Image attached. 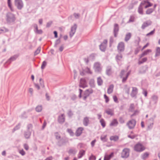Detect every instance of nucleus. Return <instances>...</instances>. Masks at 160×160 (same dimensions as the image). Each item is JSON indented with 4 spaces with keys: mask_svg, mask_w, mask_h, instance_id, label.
Instances as JSON below:
<instances>
[{
    "mask_svg": "<svg viewBox=\"0 0 160 160\" xmlns=\"http://www.w3.org/2000/svg\"><path fill=\"white\" fill-rule=\"evenodd\" d=\"M129 150L127 148H124L121 152V157L122 158H127L129 156Z\"/></svg>",
    "mask_w": 160,
    "mask_h": 160,
    "instance_id": "nucleus-1",
    "label": "nucleus"
},
{
    "mask_svg": "<svg viewBox=\"0 0 160 160\" xmlns=\"http://www.w3.org/2000/svg\"><path fill=\"white\" fill-rule=\"evenodd\" d=\"M145 149V147L139 143L137 144L134 147L135 150L138 152H141Z\"/></svg>",
    "mask_w": 160,
    "mask_h": 160,
    "instance_id": "nucleus-2",
    "label": "nucleus"
},
{
    "mask_svg": "<svg viewBox=\"0 0 160 160\" xmlns=\"http://www.w3.org/2000/svg\"><path fill=\"white\" fill-rule=\"evenodd\" d=\"M125 73V71L124 70H122V71L121 72L120 75L121 77V78H122V82H125L126 81L128 75L130 74V72H128L127 74V75H126V77H123V75H124V74Z\"/></svg>",
    "mask_w": 160,
    "mask_h": 160,
    "instance_id": "nucleus-3",
    "label": "nucleus"
},
{
    "mask_svg": "<svg viewBox=\"0 0 160 160\" xmlns=\"http://www.w3.org/2000/svg\"><path fill=\"white\" fill-rule=\"evenodd\" d=\"M15 4L19 9H21L23 6L21 0H15Z\"/></svg>",
    "mask_w": 160,
    "mask_h": 160,
    "instance_id": "nucleus-4",
    "label": "nucleus"
},
{
    "mask_svg": "<svg viewBox=\"0 0 160 160\" xmlns=\"http://www.w3.org/2000/svg\"><path fill=\"white\" fill-rule=\"evenodd\" d=\"M94 68L96 72H99L101 71V68L100 64L98 62H96L94 64Z\"/></svg>",
    "mask_w": 160,
    "mask_h": 160,
    "instance_id": "nucleus-5",
    "label": "nucleus"
},
{
    "mask_svg": "<svg viewBox=\"0 0 160 160\" xmlns=\"http://www.w3.org/2000/svg\"><path fill=\"white\" fill-rule=\"evenodd\" d=\"M135 124L136 121L133 119L129 121L127 123L128 127L130 129H132L134 128Z\"/></svg>",
    "mask_w": 160,
    "mask_h": 160,
    "instance_id": "nucleus-6",
    "label": "nucleus"
},
{
    "mask_svg": "<svg viewBox=\"0 0 160 160\" xmlns=\"http://www.w3.org/2000/svg\"><path fill=\"white\" fill-rule=\"evenodd\" d=\"M93 92V90L91 89H88L86 90L84 93L83 98L84 100L86 99L88 97L89 95L92 93Z\"/></svg>",
    "mask_w": 160,
    "mask_h": 160,
    "instance_id": "nucleus-7",
    "label": "nucleus"
},
{
    "mask_svg": "<svg viewBox=\"0 0 160 160\" xmlns=\"http://www.w3.org/2000/svg\"><path fill=\"white\" fill-rule=\"evenodd\" d=\"M118 50L121 52L124 51V44L123 42H120L118 46Z\"/></svg>",
    "mask_w": 160,
    "mask_h": 160,
    "instance_id": "nucleus-8",
    "label": "nucleus"
},
{
    "mask_svg": "<svg viewBox=\"0 0 160 160\" xmlns=\"http://www.w3.org/2000/svg\"><path fill=\"white\" fill-rule=\"evenodd\" d=\"M79 86L80 87L84 88L87 86V83L85 79H81L80 81Z\"/></svg>",
    "mask_w": 160,
    "mask_h": 160,
    "instance_id": "nucleus-9",
    "label": "nucleus"
},
{
    "mask_svg": "<svg viewBox=\"0 0 160 160\" xmlns=\"http://www.w3.org/2000/svg\"><path fill=\"white\" fill-rule=\"evenodd\" d=\"M114 153L112 152L110 154H106L104 156V160H110L113 156Z\"/></svg>",
    "mask_w": 160,
    "mask_h": 160,
    "instance_id": "nucleus-10",
    "label": "nucleus"
},
{
    "mask_svg": "<svg viewBox=\"0 0 160 160\" xmlns=\"http://www.w3.org/2000/svg\"><path fill=\"white\" fill-rule=\"evenodd\" d=\"M141 4L144 7V8H146L152 5V4L148 2H144V3H142Z\"/></svg>",
    "mask_w": 160,
    "mask_h": 160,
    "instance_id": "nucleus-11",
    "label": "nucleus"
},
{
    "mask_svg": "<svg viewBox=\"0 0 160 160\" xmlns=\"http://www.w3.org/2000/svg\"><path fill=\"white\" fill-rule=\"evenodd\" d=\"M83 130V128L82 127L79 128L77 130L76 132V135L77 136H80L82 133V131Z\"/></svg>",
    "mask_w": 160,
    "mask_h": 160,
    "instance_id": "nucleus-12",
    "label": "nucleus"
},
{
    "mask_svg": "<svg viewBox=\"0 0 160 160\" xmlns=\"http://www.w3.org/2000/svg\"><path fill=\"white\" fill-rule=\"evenodd\" d=\"M76 28L77 26L76 25H74L72 28L71 31L70 33V35L71 37H72L75 33Z\"/></svg>",
    "mask_w": 160,
    "mask_h": 160,
    "instance_id": "nucleus-13",
    "label": "nucleus"
},
{
    "mask_svg": "<svg viewBox=\"0 0 160 160\" xmlns=\"http://www.w3.org/2000/svg\"><path fill=\"white\" fill-rule=\"evenodd\" d=\"M83 124L84 126H88V123H89V118L88 117H86L84 118L83 121Z\"/></svg>",
    "mask_w": 160,
    "mask_h": 160,
    "instance_id": "nucleus-14",
    "label": "nucleus"
},
{
    "mask_svg": "<svg viewBox=\"0 0 160 160\" xmlns=\"http://www.w3.org/2000/svg\"><path fill=\"white\" fill-rule=\"evenodd\" d=\"M137 89L136 88H132V91L131 93V95L132 97H134L137 93Z\"/></svg>",
    "mask_w": 160,
    "mask_h": 160,
    "instance_id": "nucleus-15",
    "label": "nucleus"
},
{
    "mask_svg": "<svg viewBox=\"0 0 160 160\" xmlns=\"http://www.w3.org/2000/svg\"><path fill=\"white\" fill-rule=\"evenodd\" d=\"M113 88V85H110L107 90V92L108 94H110L112 92Z\"/></svg>",
    "mask_w": 160,
    "mask_h": 160,
    "instance_id": "nucleus-16",
    "label": "nucleus"
},
{
    "mask_svg": "<svg viewBox=\"0 0 160 160\" xmlns=\"http://www.w3.org/2000/svg\"><path fill=\"white\" fill-rule=\"evenodd\" d=\"M151 52L152 50L151 49H148L144 51L142 54L140 55V58H141L145 55H146L148 54V53Z\"/></svg>",
    "mask_w": 160,
    "mask_h": 160,
    "instance_id": "nucleus-17",
    "label": "nucleus"
},
{
    "mask_svg": "<svg viewBox=\"0 0 160 160\" xmlns=\"http://www.w3.org/2000/svg\"><path fill=\"white\" fill-rule=\"evenodd\" d=\"M151 24V22H145L143 23L142 26V28L143 29H144L146 27L150 25Z\"/></svg>",
    "mask_w": 160,
    "mask_h": 160,
    "instance_id": "nucleus-18",
    "label": "nucleus"
},
{
    "mask_svg": "<svg viewBox=\"0 0 160 160\" xmlns=\"http://www.w3.org/2000/svg\"><path fill=\"white\" fill-rule=\"evenodd\" d=\"M64 117L63 114H62L60 116H59L58 118V121L60 122H64Z\"/></svg>",
    "mask_w": 160,
    "mask_h": 160,
    "instance_id": "nucleus-19",
    "label": "nucleus"
},
{
    "mask_svg": "<svg viewBox=\"0 0 160 160\" xmlns=\"http://www.w3.org/2000/svg\"><path fill=\"white\" fill-rule=\"evenodd\" d=\"M85 153V151L82 150L79 151V152L78 154V158H80L82 157L84 155Z\"/></svg>",
    "mask_w": 160,
    "mask_h": 160,
    "instance_id": "nucleus-20",
    "label": "nucleus"
},
{
    "mask_svg": "<svg viewBox=\"0 0 160 160\" xmlns=\"http://www.w3.org/2000/svg\"><path fill=\"white\" fill-rule=\"evenodd\" d=\"M154 10V8H150L148 9L145 12L146 14L148 15L150 14L153 12Z\"/></svg>",
    "mask_w": 160,
    "mask_h": 160,
    "instance_id": "nucleus-21",
    "label": "nucleus"
},
{
    "mask_svg": "<svg viewBox=\"0 0 160 160\" xmlns=\"http://www.w3.org/2000/svg\"><path fill=\"white\" fill-rule=\"evenodd\" d=\"M142 6V5L141 4L139 6L138 10V13L141 14H143V8Z\"/></svg>",
    "mask_w": 160,
    "mask_h": 160,
    "instance_id": "nucleus-22",
    "label": "nucleus"
},
{
    "mask_svg": "<svg viewBox=\"0 0 160 160\" xmlns=\"http://www.w3.org/2000/svg\"><path fill=\"white\" fill-rule=\"evenodd\" d=\"M118 124V122L115 119H114L111 122L110 124V126H116Z\"/></svg>",
    "mask_w": 160,
    "mask_h": 160,
    "instance_id": "nucleus-23",
    "label": "nucleus"
},
{
    "mask_svg": "<svg viewBox=\"0 0 160 160\" xmlns=\"http://www.w3.org/2000/svg\"><path fill=\"white\" fill-rule=\"evenodd\" d=\"M131 34L130 33H128L126 35L125 40L126 41H128L131 38Z\"/></svg>",
    "mask_w": 160,
    "mask_h": 160,
    "instance_id": "nucleus-24",
    "label": "nucleus"
},
{
    "mask_svg": "<svg viewBox=\"0 0 160 160\" xmlns=\"http://www.w3.org/2000/svg\"><path fill=\"white\" fill-rule=\"evenodd\" d=\"M160 55V48L157 47L156 49L155 56H159Z\"/></svg>",
    "mask_w": 160,
    "mask_h": 160,
    "instance_id": "nucleus-25",
    "label": "nucleus"
},
{
    "mask_svg": "<svg viewBox=\"0 0 160 160\" xmlns=\"http://www.w3.org/2000/svg\"><path fill=\"white\" fill-rule=\"evenodd\" d=\"M118 139V137L116 136H112L110 137V139L111 140H113L114 141H116Z\"/></svg>",
    "mask_w": 160,
    "mask_h": 160,
    "instance_id": "nucleus-26",
    "label": "nucleus"
},
{
    "mask_svg": "<svg viewBox=\"0 0 160 160\" xmlns=\"http://www.w3.org/2000/svg\"><path fill=\"white\" fill-rule=\"evenodd\" d=\"M97 82L99 85H101L103 83V81L100 77H99L97 79Z\"/></svg>",
    "mask_w": 160,
    "mask_h": 160,
    "instance_id": "nucleus-27",
    "label": "nucleus"
},
{
    "mask_svg": "<svg viewBox=\"0 0 160 160\" xmlns=\"http://www.w3.org/2000/svg\"><path fill=\"white\" fill-rule=\"evenodd\" d=\"M106 48V46L103 45V43H102L100 46V49L103 51H104Z\"/></svg>",
    "mask_w": 160,
    "mask_h": 160,
    "instance_id": "nucleus-28",
    "label": "nucleus"
},
{
    "mask_svg": "<svg viewBox=\"0 0 160 160\" xmlns=\"http://www.w3.org/2000/svg\"><path fill=\"white\" fill-rule=\"evenodd\" d=\"M77 151L75 149H71L68 151V152L70 154H75Z\"/></svg>",
    "mask_w": 160,
    "mask_h": 160,
    "instance_id": "nucleus-29",
    "label": "nucleus"
},
{
    "mask_svg": "<svg viewBox=\"0 0 160 160\" xmlns=\"http://www.w3.org/2000/svg\"><path fill=\"white\" fill-rule=\"evenodd\" d=\"M149 155V153H148V152H145L142 155V158L144 159H145L148 157Z\"/></svg>",
    "mask_w": 160,
    "mask_h": 160,
    "instance_id": "nucleus-30",
    "label": "nucleus"
},
{
    "mask_svg": "<svg viewBox=\"0 0 160 160\" xmlns=\"http://www.w3.org/2000/svg\"><path fill=\"white\" fill-rule=\"evenodd\" d=\"M136 136V135L133 134V133L132 132H131V134L128 136V138L132 139L134 138Z\"/></svg>",
    "mask_w": 160,
    "mask_h": 160,
    "instance_id": "nucleus-31",
    "label": "nucleus"
},
{
    "mask_svg": "<svg viewBox=\"0 0 160 160\" xmlns=\"http://www.w3.org/2000/svg\"><path fill=\"white\" fill-rule=\"evenodd\" d=\"M106 112L108 114L112 115L113 114V111L112 110L109 109L106 111Z\"/></svg>",
    "mask_w": 160,
    "mask_h": 160,
    "instance_id": "nucleus-32",
    "label": "nucleus"
},
{
    "mask_svg": "<svg viewBox=\"0 0 160 160\" xmlns=\"http://www.w3.org/2000/svg\"><path fill=\"white\" fill-rule=\"evenodd\" d=\"M107 136L106 135H102L101 136V140L105 142L107 141Z\"/></svg>",
    "mask_w": 160,
    "mask_h": 160,
    "instance_id": "nucleus-33",
    "label": "nucleus"
},
{
    "mask_svg": "<svg viewBox=\"0 0 160 160\" xmlns=\"http://www.w3.org/2000/svg\"><path fill=\"white\" fill-rule=\"evenodd\" d=\"M147 60V58H143L141 61H139L138 62V64H141V63H142L145 62Z\"/></svg>",
    "mask_w": 160,
    "mask_h": 160,
    "instance_id": "nucleus-34",
    "label": "nucleus"
},
{
    "mask_svg": "<svg viewBox=\"0 0 160 160\" xmlns=\"http://www.w3.org/2000/svg\"><path fill=\"white\" fill-rule=\"evenodd\" d=\"M85 72H87L88 73L91 74L92 73V72L91 71L90 69L88 68H86L85 69Z\"/></svg>",
    "mask_w": 160,
    "mask_h": 160,
    "instance_id": "nucleus-35",
    "label": "nucleus"
},
{
    "mask_svg": "<svg viewBox=\"0 0 160 160\" xmlns=\"http://www.w3.org/2000/svg\"><path fill=\"white\" fill-rule=\"evenodd\" d=\"M36 109L37 111L40 112L42 110V107L41 106H38L36 108Z\"/></svg>",
    "mask_w": 160,
    "mask_h": 160,
    "instance_id": "nucleus-36",
    "label": "nucleus"
},
{
    "mask_svg": "<svg viewBox=\"0 0 160 160\" xmlns=\"http://www.w3.org/2000/svg\"><path fill=\"white\" fill-rule=\"evenodd\" d=\"M107 74L108 75H110L112 73V71L111 69H107L106 71Z\"/></svg>",
    "mask_w": 160,
    "mask_h": 160,
    "instance_id": "nucleus-37",
    "label": "nucleus"
},
{
    "mask_svg": "<svg viewBox=\"0 0 160 160\" xmlns=\"http://www.w3.org/2000/svg\"><path fill=\"white\" fill-rule=\"evenodd\" d=\"M104 99L105 100V102L106 103L108 102L109 100V98L106 94L104 95Z\"/></svg>",
    "mask_w": 160,
    "mask_h": 160,
    "instance_id": "nucleus-38",
    "label": "nucleus"
},
{
    "mask_svg": "<svg viewBox=\"0 0 160 160\" xmlns=\"http://www.w3.org/2000/svg\"><path fill=\"white\" fill-rule=\"evenodd\" d=\"M154 32H155V29H154L152 31L149 33L147 34L146 35L147 36H149L150 35H152L154 34Z\"/></svg>",
    "mask_w": 160,
    "mask_h": 160,
    "instance_id": "nucleus-39",
    "label": "nucleus"
},
{
    "mask_svg": "<svg viewBox=\"0 0 160 160\" xmlns=\"http://www.w3.org/2000/svg\"><path fill=\"white\" fill-rule=\"evenodd\" d=\"M100 122L102 126L104 127L105 126V123L104 120L103 119H101L100 120Z\"/></svg>",
    "mask_w": 160,
    "mask_h": 160,
    "instance_id": "nucleus-40",
    "label": "nucleus"
},
{
    "mask_svg": "<svg viewBox=\"0 0 160 160\" xmlns=\"http://www.w3.org/2000/svg\"><path fill=\"white\" fill-rule=\"evenodd\" d=\"M46 64L47 62L45 61L43 62L41 66V68L42 69H44L45 68L46 66Z\"/></svg>",
    "mask_w": 160,
    "mask_h": 160,
    "instance_id": "nucleus-41",
    "label": "nucleus"
},
{
    "mask_svg": "<svg viewBox=\"0 0 160 160\" xmlns=\"http://www.w3.org/2000/svg\"><path fill=\"white\" fill-rule=\"evenodd\" d=\"M96 157L95 156L92 155L89 158V160H96Z\"/></svg>",
    "mask_w": 160,
    "mask_h": 160,
    "instance_id": "nucleus-42",
    "label": "nucleus"
},
{
    "mask_svg": "<svg viewBox=\"0 0 160 160\" xmlns=\"http://www.w3.org/2000/svg\"><path fill=\"white\" fill-rule=\"evenodd\" d=\"M19 152L22 156L24 155L25 154V152L23 149L19 150Z\"/></svg>",
    "mask_w": 160,
    "mask_h": 160,
    "instance_id": "nucleus-43",
    "label": "nucleus"
},
{
    "mask_svg": "<svg viewBox=\"0 0 160 160\" xmlns=\"http://www.w3.org/2000/svg\"><path fill=\"white\" fill-rule=\"evenodd\" d=\"M68 132L69 133L70 135L73 136V132L72 131L71 129H68L67 130Z\"/></svg>",
    "mask_w": 160,
    "mask_h": 160,
    "instance_id": "nucleus-44",
    "label": "nucleus"
},
{
    "mask_svg": "<svg viewBox=\"0 0 160 160\" xmlns=\"http://www.w3.org/2000/svg\"><path fill=\"white\" fill-rule=\"evenodd\" d=\"M40 51V48H38L35 52V55H37L39 53Z\"/></svg>",
    "mask_w": 160,
    "mask_h": 160,
    "instance_id": "nucleus-45",
    "label": "nucleus"
},
{
    "mask_svg": "<svg viewBox=\"0 0 160 160\" xmlns=\"http://www.w3.org/2000/svg\"><path fill=\"white\" fill-rule=\"evenodd\" d=\"M113 98L115 102H118V98L116 96H113Z\"/></svg>",
    "mask_w": 160,
    "mask_h": 160,
    "instance_id": "nucleus-46",
    "label": "nucleus"
},
{
    "mask_svg": "<svg viewBox=\"0 0 160 160\" xmlns=\"http://www.w3.org/2000/svg\"><path fill=\"white\" fill-rule=\"evenodd\" d=\"M129 89L130 88H129L126 87L125 88V91L126 92L128 93H129Z\"/></svg>",
    "mask_w": 160,
    "mask_h": 160,
    "instance_id": "nucleus-47",
    "label": "nucleus"
},
{
    "mask_svg": "<svg viewBox=\"0 0 160 160\" xmlns=\"http://www.w3.org/2000/svg\"><path fill=\"white\" fill-rule=\"evenodd\" d=\"M122 58V56L121 55H118L117 56V58L118 60H121Z\"/></svg>",
    "mask_w": 160,
    "mask_h": 160,
    "instance_id": "nucleus-48",
    "label": "nucleus"
},
{
    "mask_svg": "<svg viewBox=\"0 0 160 160\" xmlns=\"http://www.w3.org/2000/svg\"><path fill=\"white\" fill-rule=\"evenodd\" d=\"M30 133L29 132H28L27 133H26L25 134V137L26 138H28L30 136Z\"/></svg>",
    "mask_w": 160,
    "mask_h": 160,
    "instance_id": "nucleus-49",
    "label": "nucleus"
},
{
    "mask_svg": "<svg viewBox=\"0 0 160 160\" xmlns=\"http://www.w3.org/2000/svg\"><path fill=\"white\" fill-rule=\"evenodd\" d=\"M36 30L37 32L38 33H39V34L42 33V30H38V29L37 27V28H36Z\"/></svg>",
    "mask_w": 160,
    "mask_h": 160,
    "instance_id": "nucleus-50",
    "label": "nucleus"
},
{
    "mask_svg": "<svg viewBox=\"0 0 160 160\" xmlns=\"http://www.w3.org/2000/svg\"><path fill=\"white\" fill-rule=\"evenodd\" d=\"M24 148L27 150L28 149V146L27 144H24Z\"/></svg>",
    "mask_w": 160,
    "mask_h": 160,
    "instance_id": "nucleus-51",
    "label": "nucleus"
},
{
    "mask_svg": "<svg viewBox=\"0 0 160 160\" xmlns=\"http://www.w3.org/2000/svg\"><path fill=\"white\" fill-rule=\"evenodd\" d=\"M96 140H94L93 141H92V142H91V144L92 146V147H93L94 146V144H95V143L96 142Z\"/></svg>",
    "mask_w": 160,
    "mask_h": 160,
    "instance_id": "nucleus-52",
    "label": "nucleus"
},
{
    "mask_svg": "<svg viewBox=\"0 0 160 160\" xmlns=\"http://www.w3.org/2000/svg\"><path fill=\"white\" fill-rule=\"evenodd\" d=\"M149 45V44L148 43L146 44V45H145V46H144L142 48V50H143L145 48H146V47H147Z\"/></svg>",
    "mask_w": 160,
    "mask_h": 160,
    "instance_id": "nucleus-53",
    "label": "nucleus"
},
{
    "mask_svg": "<svg viewBox=\"0 0 160 160\" xmlns=\"http://www.w3.org/2000/svg\"><path fill=\"white\" fill-rule=\"evenodd\" d=\"M35 87L38 89L39 90L40 89V86L39 85H38L37 84H35Z\"/></svg>",
    "mask_w": 160,
    "mask_h": 160,
    "instance_id": "nucleus-54",
    "label": "nucleus"
},
{
    "mask_svg": "<svg viewBox=\"0 0 160 160\" xmlns=\"http://www.w3.org/2000/svg\"><path fill=\"white\" fill-rule=\"evenodd\" d=\"M107 43V41L106 40H104L102 43H103V45H106Z\"/></svg>",
    "mask_w": 160,
    "mask_h": 160,
    "instance_id": "nucleus-55",
    "label": "nucleus"
},
{
    "mask_svg": "<svg viewBox=\"0 0 160 160\" xmlns=\"http://www.w3.org/2000/svg\"><path fill=\"white\" fill-rule=\"evenodd\" d=\"M52 22H48L47 24V27H49L52 24Z\"/></svg>",
    "mask_w": 160,
    "mask_h": 160,
    "instance_id": "nucleus-56",
    "label": "nucleus"
},
{
    "mask_svg": "<svg viewBox=\"0 0 160 160\" xmlns=\"http://www.w3.org/2000/svg\"><path fill=\"white\" fill-rule=\"evenodd\" d=\"M8 4L9 7L11 8V4L10 3V0H8Z\"/></svg>",
    "mask_w": 160,
    "mask_h": 160,
    "instance_id": "nucleus-57",
    "label": "nucleus"
},
{
    "mask_svg": "<svg viewBox=\"0 0 160 160\" xmlns=\"http://www.w3.org/2000/svg\"><path fill=\"white\" fill-rule=\"evenodd\" d=\"M63 46H61L59 48V50L61 52L62 51L63 49Z\"/></svg>",
    "mask_w": 160,
    "mask_h": 160,
    "instance_id": "nucleus-58",
    "label": "nucleus"
},
{
    "mask_svg": "<svg viewBox=\"0 0 160 160\" xmlns=\"http://www.w3.org/2000/svg\"><path fill=\"white\" fill-rule=\"evenodd\" d=\"M54 33L55 35V37L56 38H57L58 37L57 32L56 31H55L54 32Z\"/></svg>",
    "mask_w": 160,
    "mask_h": 160,
    "instance_id": "nucleus-59",
    "label": "nucleus"
},
{
    "mask_svg": "<svg viewBox=\"0 0 160 160\" xmlns=\"http://www.w3.org/2000/svg\"><path fill=\"white\" fill-rule=\"evenodd\" d=\"M39 23L40 24H42V19H40L39 20Z\"/></svg>",
    "mask_w": 160,
    "mask_h": 160,
    "instance_id": "nucleus-60",
    "label": "nucleus"
},
{
    "mask_svg": "<svg viewBox=\"0 0 160 160\" xmlns=\"http://www.w3.org/2000/svg\"><path fill=\"white\" fill-rule=\"evenodd\" d=\"M79 90L80 91L79 97L81 98V93L82 92V90L81 89H79Z\"/></svg>",
    "mask_w": 160,
    "mask_h": 160,
    "instance_id": "nucleus-61",
    "label": "nucleus"
},
{
    "mask_svg": "<svg viewBox=\"0 0 160 160\" xmlns=\"http://www.w3.org/2000/svg\"><path fill=\"white\" fill-rule=\"evenodd\" d=\"M74 17L76 18H78L79 17V15L75 13L74 14Z\"/></svg>",
    "mask_w": 160,
    "mask_h": 160,
    "instance_id": "nucleus-62",
    "label": "nucleus"
},
{
    "mask_svg": "<svg viewBox=\"0 0 160 160\" xmlns=\"http://www.w3.org/2000/svg\"><path fill=\"white\" fill-rule=\"evenodd\" d=\"M2 155H3V156H5L6 155V152L5 151H3L2 152Z\"/></svg>",
    "mask_w": 160,
    "mask_h": 160,
    "instance_id": "nucleus-63",
    "label": "nucleus"
},
{
    "mask_svg": "<svg viewBox=\"0 0 160 160\" xmlns=\"http://www.w3.org/2000/svg\"><path fill=\"white\" fill-rule=\"evenodd\" d=\"M147 92L145 90L144 91V96H145V97H146L147 96Z\"/></svg>",
    "mask_w": 160,
    "mask_h": 160,
    "instance_id": "nucleus-64",
    "label": "nucleus"
}]
</instances>
